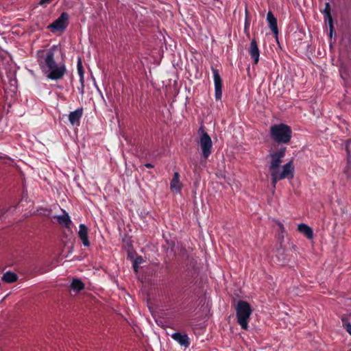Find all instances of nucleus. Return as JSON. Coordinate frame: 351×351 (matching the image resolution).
<instances>
[{
    "instance_id": "f03ea898",
    "label": "nucleus",
    "mask_w": 351,
    "mask_h": 351,
    "mask_svg": "<svg viewBox=\"0 0 351 351\" xmlns=\"http://www.w3.org/2000/svg\"><path fill=\"white\" fill-rule=\"evenodd\" d=\"M286 148L282 147L278 151L269 154L270 162L269 170L271 177V182L274 188L276 187L278 181L288 179L291 180L294 176V166L291 160L280 167L282 158L285 156Z\"/></svg>"
},
{
    "instance_id": "dca6fc26",
    "label": "nucleus",
    "mask_w": 351,
    "mask_h": 351,
    "mask_svg": "<svg viewBox=\"0 0 351 351\" xmlns=\"http://www.w3.org/2000/svg\"><path fill=\"white\" fill-rule=\"evenodd\" d=\"M70 287L73 291L77 293L84 289V284L80 279L73 278L71 282Z\"/></svg>"
},
{
    "instance_id": "b1692460",
    "label": "nucleus",
    "mask_w": 351,
    "mask_h": 351,
    "mask_svg": "<svg viewBox=\"0 0 351 351\" xmlns=\"http://www.w3.org/2000/svg\"><path fill=\"white\" fill-rule=\"evenodd\" d=\"M52 0H40L39 4L40 5H45L49 4Z\"/></svg>"
},
{
    "instance_id": "9d476101",
    "label": "nucleus",
    "mask_w": 351,
    "mask_h": 351,
    "mask_svg": "<svg viewBox=\"0 0 351 351\" xmlns=\"http://www.w3.org/2000/svg\"><path fill=\"white\" fill-rule=\"evenodd\" d=\"M171 338L177 341L180 346L188 348L190 345V340L187 335L180 332H175L171 335Z\"/></svg>"
},
{
    "instance_id": "7ed1b4c3",
    "label": "nucleus",
    "mask_w": 351,
    "mask_h": 351,
    "mask_svg": "<svg viewBox=\"0 0 351 351\" xmlns=\"http://www.w3.org/2000/svg\"><path fill=\"white\" fill-rule=\"evenodd\" d=\"M14 66L10 56L4 51L0 50V75L3 83V88L7 94L11 96L17 90L16 80L14 77Z\"/></svg>"
},
{
    "instance_id": "9b49d317",
    "label": "nucleus",
    "mask_w": 351,
    "mask_h": 351,
    "mask_svg": "<svg viewBox=\"0 0 351 351\" xmlns=\"http://www.w3.org/2000/svg\"><path fill=\"white\" fill-rule=\"evenodd\" d=\"M182 187V184L180 180V174L178 172H175L170 183V189L173 192L180 193Z\"/></svg>"
},
{
    "instance_id": "423d86ee",
    "label": "nucleus",
    "mask_w": 351,
    "mask_h": 351,
    "mask_svg": "<svg viewBox=\"0 0 351 351\" xmlns=\"http://www.w3.org/2000/svg\"><path fill=\"white\" fill-rule=\"evenodd\" d=\"M198 133L199 134V144L202 150V154L205 160L210 155L213 142L210 136L204 130L203 128H199Z\"/></svg>"
},
{
    "instance_id": "393cba45",
    "label": "nucleus",
    "mask_w": 351,
    "mask_h": 351,
    "mask_svg": "<svg viewBox=\"0 0 351 351\" xmlns=\"http://www.w3.org/2000/svg\"><path fill=\"white\" fill-rule=\"evenodd\" d=\"M278 226H279L280 230L282 232H284V230H285V228H284L283 224L279 222V223H278Z\"/></svg>"
},
{
    "instance_id": "2eb2a0df",
    "label": "nucleus",
    "mask_w": 351,
    "mask_h": 351,
    "mask_svg": "<svg viewBox=\"0 0 351 351\" xmlns=\"http://www.w3.org/2000/svg\"><path fill=\"white\" fill-rule=\"evenodd\" d=\"M298 230L304 234L308 239H311L313 237V230L311 227L304 223H300L298 226Z\"/></svg>"
},
{
    "instance_id": "6ab92c4d",
    "label": "nucleus",
    "mask_w": 351,
    "mask_h": 351,
    "mask_svg": "<svg viewBox=\"0 0 351 351\" xmlns=\"http://www.w3.org/2000/svg\"><path fill=\"white\" fill-rule=\"evenodd\" d=\"M17 278L16 274L10 271L5 272L2 276V280L8 283L14 282Z\"/></svg>"
},
{
    "instance_id": "ddd939ff",
    "label": "nucleus",
    "mask_w": 351,
    "mask_h": 351,
    "mask_svg": "<svg viewBox=\"0 0 351 351\" xmlns=\"http://www.w3.org/2000/svg\"><path fill=\"white\" fill-rule=\"evenodd\" d=\"M82 109L78 108L75 111L70 112L69 114V120L71 125H78L80 120L82 116Z\"/></svg>"
},
{
    "instance_id": "f3484780",
    "label": "nucleus",
    "mask_w": 351,
    "mask_h": 351,
    "mask_svg": "<svg viewBox=\"0 0 351 351\" xmlns=\"http://www.w3.org/2000/svg\"><path fill=\"white\" fill-rule=\"evenodd\" d=\"M54 218H56L58 222L65 228H69L70 225L71 224L70 217L69 215L66 213H64V214L62 215L55 216Z\"/></svg>"
},
{
    "instance_id": "a878e982",
    "label": "nucleus",
    "mask_w": 351,
    "mask_h": 351,
    "mask_svg": "<svg viewBox=\"0 0 351 351\" xmlns=\"http://www.w3.org/2000/svg\"><path fill=\"white\" fill-rule=\"evenodd\" d=\"M145 166L147 167V168H153L154 167V165L151 163H147L145 165Z\"/></svg>"
},
{
    "instance_id": "39448f33",
    "label": "nucleus",
    "mask_w": 351,
    "mask_h": 351,
    "mask_svg": "<svg viewBox=\"0 0 351 351\" xmlns=\"http://www.w3.org/2000/svg\"><path fill=\"white\" fill-rule=\"evenodd\" d=\"M237 322L243 330H247L248 322L252 309L250 304L243 300H239L235 307Z\"/></svg>"
},
{
    "instance_id": "4be33fe9",
    "label": "nucleus",
    "mask_w": 351,
    "mask_h": 351,
    "mask_svg": "<svg viewBox=\"0 0 351 351\" xmlns=\"http://www.w3.org/2000/svg\"><path fill=\"white\" fill-rule=\"evenodd\" d=\"M344 173L346 175L348 178L351 176V165L350 163L347 164L344 169Z\"/></svg>"
},
{
    "instance_id": "6e6552de",
    "label": "nucleus",
    "mask_w": 351,
    "mask_h": 351,
    "mask_svg": "<svg viewBox=\"0 0 351 351\" xmlns=\"http://www.w3.org/2000/svg\"><path fill=\"white\" fill-rule=\"evenodd\" d=\"M215 84V97L216 99H221L222 97V80L221 76L215 68H212Z\"/></svg>"
},
{
    "instance_id": "4468645a",
    "label": "nucleus",
    "mask_w": 351,
    "mask_h": 351,
    "mask_svg": "<svg viewBox=\"0 0 351 351\" xmlns=\"http://www.w3.org/2000/svg\"><path fill=\"white\" fill-rule=\"evenodd\" d=\"M267 20L268 21L269 27L272 32L277 36L278 34V29L277 26V20L271 12H269L267 15Z\"/></svg>"
},
{
    "instance_id": "412c9836",
    "label": "nucleus",
    "mask_w": 351,
    "mask_h": 351,
    "mask_svg": "<svg viewBox=\"0 0 351 351\" xmlns=\"http://www.w3.org/2000/svg\"><path fill=\"white\" fill-rule=\"evenodd\" d=\"M77 72H78L81 79L82 80L83 76H84V70H83V66H82V63L80 58H79L78 62H77Z\"/></svg>"
},
{
    "instance_id": "1a4fd4ad",
    "label": "nucleus",
    "mask_w": 351,
    "mask_h": 351,
    "mask_svg": "<svg viewBox=\"0 0 351 351\" xmlns=\"http://www.w3.org/2000/svg\"><path fill=\"white\" fill-rule=\"evenodd\" d=\"M248 52L253 60V63L257 64L259 61L260 51L255 39L252 40Z\"/></svg>"
},
{
    "instance_id": "20e7f679",
    "label": "nucleus",
    "mask_w": 351,
    "mask_h": 351,
    "mask_svg": "<svg viewBox=\"0 0 351 351\" xmlns=\"http://www.w3.org/2000/svg\"><path fill=\"white\" fill-rule=\"evenodd\" d=\"M272 139L278 143H287L292 136L291 128L284 123L274 125L270 128Z\"/></svg>"
},
{
    "instance_id": "a211bd4d",
    "label": "nucleus",
    "mask_w": 351,
    "mask_h": 351,
    "mask_svg": "<svg viewBox=\"0 0 351 351\" xmlns=\"http://www.w3.org/2000/svg\"><path fill=\"white\" fill-rule=\"evenodd\" d=\"M324 14H325L326 19L328 20L329 25H330V36H332V19L330 16V7L328 3H326L325 5V8L324 10Z\"/></svg>"
},
{
    "instance_id": "aec40b11",
    "label": "nucleus",
    "mask_w": 351,
    "mask_h": 351,
    "mask_svg": "<svg viewBox=\"0 0 351 351\" xmlns=\"http://www.w3.org/2000/svg\"><path fill=\"white\" fill-rule=\"evenodd\" d=\"M143 259L141 256H138L134 260L133 267L136 272L138 271V267L139 265H141L143 263Z\"/></svg>"
},
{
    "instance_id": "5701e85b",
    "label": "nucleus",
    "mask_w": 351,
    "mask_h": 351,
    "mask_svg": "<svg viewBox=\"0 0 351 351\" xmlns=\"http://www.w3.org/2000/svg\"><path fill=\"white\" fill-rule=\"evenodd\" d=\"M344 328H346V331L351 335V324H345Z\"/></svg>"
},
{
    "instance_id": "f8f14e48",
    "label": "nucleus",
    "mask_w": 351,
    "mask_h": 351,
    "mask_svg": "<svg viewBox=\"0 0 351 351\" xmlns=\"http://www.w3.org/2000/svg\"><path fill=\"white\" fill-rule=\"evenodd\" d=\"M78 235L84 246H89L90 243L88 238V228L84 224H80L79 226Z\"/></svg>"
},
{
    "instance_id": "f257e3e1",
    "label": "nucleus",
    "mask_w": 351,
    "mask_h": 351,
    "mask_svg": "<svg viewBox=\"0 0 351 351\" xmlns=\"http://www.w3.org/2000/svg\"><path fill=\"white\" fill-rule=\"evenodd\" d=\"M60 51L56 46L38 51L36 58L42 71L51 80H58L63 77L66 69Z\"/></svg>"
},
{
    "instance_id": "0eeeda50",
    "label": "nucleus",
    "mask_w": 351,
    "mask_h": 351,
    "mask_svg": "<svg viewBox=\"0 0 351 351\" xmlns=\"http://www.w3.org/2000/svg\"><path fill=\"white\" fill-rule=\"evenodd\" d=\"M68 23L69 14L66 12H62L56 20L47 26V28L53 33H62L66 29Z\"/></svg>"
}]
</instances>
